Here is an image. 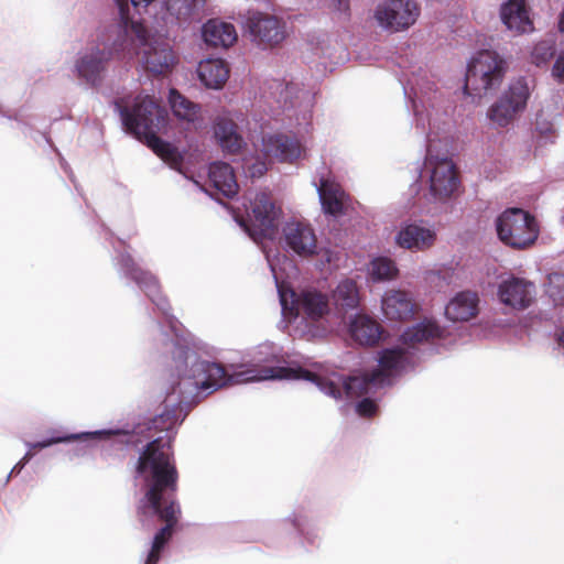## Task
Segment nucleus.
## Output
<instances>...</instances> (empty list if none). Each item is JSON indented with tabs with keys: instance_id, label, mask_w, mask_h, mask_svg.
Listing matches in <instances>:
<instances>
[{
	"instance_id": "obj_1",
	"label": "nucleus",
	"mask_w": 564,
	"mask_h": 564,
	"mask_svg": "<svg viewBox=\"0 0 564 564\" xmlns=\"http://www.w3.org/2000/svg\"><path fill=\"white\" fill-rule=\"evenodd\" d=\"M117 265L121 273L130 276L145 292L164 315L172 335L162 332L161 341L166 351L172 352L178 377L176 386L167 395L165 411L156 415L149 427L158 433L165 432V436H158L150 442L137 465V478L143 481L144 487V496L138 505L139 516L142 521V517L151 514L165 522L154 535L143 564L159 563L181 516L180 505L174 499L177 471L171 442L177 426L187 415L191 404L228 384L269 379L305 380L316 384L324 394L335 400L354 401L364 397L356 404V412L360 416L369 417L377 413L378 406L368 395L379 388L393 384L398 378L412 369L419 360V346L440 337L442 333L440 326L432 319H424L408 327L397 345L378 354L376 368L347 379L337 372L324 375L301 367L281 366L284 361L282 348L269 341L253 348L246 370L229 375L223 365L203 359L178 334V323L169 314V302L161 294L158 279L151 272L139 268L126 252L118 254Z\"/></svg>"
},
{
	"instance_id": "obj_2",
	"label": "nucleus",
	"mask_w": 564,
	"mask_h": 564,
	"mask_svg": "<svg viewBox=\"0 0 564 564\" xmlns=\"http://www.w3.org/2000/svg\"><path fill=\"white\" fill-rule=\"evenodd\" d=\"M263 115L254 117V127L249 128L258 137L251 141L262 158L246 159L242 169L250 177H260L268 170L265 160L275 159L280 162H293L301 158L302 147L295 138L282 133H269L271 122H280L282 127L294 133L307 132L311 126L314 96L302 85L292 80L270 79L264 83Z\"/></svg>"
},
{
	"instance_id": "obj_3",
	"label": "nucleus",
	"mask_w": 564,
	"mask_h": 564,
	"mask_svg": "<svg viewBox=\"0 0 564 564\" xmlns=\"http://www.w3.org/2000/svg\"><path fill=\"white\" fill-rule=\"evenodd\" d=\"M403 89L412 105L415 129L426 139V156L420 176L429 184L430 199L444 203L459 185L453 161L446 153L438 154V149H447L449 144V115L440 108L435 84L427 76H413Z\"/></svg>"
},
{
	"instance_id": "obj_4",
	"label": "nucleus",
	"mask_w": 564,
	"mask_h": 564,
	"mask_svg": "<svg viewBox=\"0 0 564 564\" xmlns=\"http://www.w3.org/2000/svg\"><path fill=\"white\" fill-rule=\"evenodd\" d=\"M264 252L275 279L284 329L291 336L306 339L325 336L327 328L322 325V319L330 312L328 295L314 286L295 290L280 284L276 273L279 258Z\"/></svg>"
},
{
	"instance_id": "obj_5",
	"label": "nucleus",
	"mask_w": 564,
	"mask_h": 564,
	"mask_svg": "<svg viewBox=\"0 0 564 564\" xmlns=\"http://www.w3.org/2000/svg\"><path fill=\"white\" fill-rule=\"evenodd\" d=\"M126 130L138 140L144 141L152 151L172 169L182 170V154L169 142L161 140L158 134L164 132L169 122L167 111L150 96H137L131 102L118 99L113 102Z\"/></svg>"
},
{
	"instance_id": "obj_6",
	"label": "nucleus",
	"mask_w": 564,
	"mask_h": 564,
	"mask_svg": "<svg viewBox=\"0 0 564 564\" xmlns=\"http://www.w3.org/2000/svg\"><path fill=\"white\" fill-rule=\"evenodd\" d=\"M115 51L122 52L123 58L139 56L142 67L153 74H165L174 63V54L170 45L158 37L151 36L142 21H132L130 26L119 31V40Z\"/></svg>"
},
{
	"instance_id": "obj_7",
	"label": "nucleus",
	"mask_w": 564,
	"mask_h": 564,
	"mask_svg": "<svg viewBox=\"0 0 564 564\" xmlns=\"http://www.w3.org/2000/svg\"><path fill=\"white\" fill-rule=\"evenodd\" d=\"M506 63L494 51L476 53L467 64L464 91L474 98H481L497 90L505 77Z\"/></svg>"
},
{
	"instance_id": "obj_8",
	"label": "nucleus",
	"mask_w": 564,
	"mask_h": 564,
	"mask_svg": "<svg viewBox=\"0 0 564 564\" xmlns=\"http://www.w3.org/2000/svg\"><path fill=\"white\" fill-rule=\"evenodd\" d=\"M495 226L499 240L518 250L530 248L540 235L536 218L519 207L505 209L496 218Z\"/></svg>"
},
{
	"instance_id": "obj_9",
	"label": "nucleus",
	"mask_w": 564,
	"mask_h": 564,
	"mask_svg": "<svg viewBox=\"0 0 564 564\" xmlns=\"http://www.w3.org/2000/svg\"><path fill=\"white\" fill-rule=\"evenodd\" d=\"M249 202L250 205L247 212L250 225L238 216H235V220L253 241L273 240L278 234V225L282 216L281 207L276 206L269 194L264 192L257 193Z\"/></svg>"
},
{
	"instance_id": "obj_10",
	"label": "nucleus",
	"mask_w": 564,
	"mask_h": 564,
	"mask_svg": "<svg viewBox=\"0 0 564 564\" xmlns=\"http://www.w3.org/2000/svg\"><path fill=\"white\" fill-rule=\"evenodd\" d=\"M530 85L527 78L512 80L508 89L489 107L487 117L490 122L500 128L509 126L516 117L523 112L530 97Z\"/></svg>"
},
{
	"instance_id": "obj_11",
	"label": "nucleus",
	"mask_w": 564,
	"mask_h": 564,
	"mask_svg": "<svg viewBox=\"0 0 564 564\" xmlns=\"http://www.w3.org/2000/svg\"><path fill=\"white\" fill-rule=\"evenodd\" d=\"M118 40L119 28H117V36L111 46L90 45L78 52L74 64L76 76L91 87L98 86L105 77L108 62L113 56H122V52L115 51V43Z\"/></svg>"
},
{
	"instance_id": "obj_12",
	"label": "nucleus",
	"mask_w": 564,
	"mask_h": 564,
	"mask_svg": "<svg viewBox=\"0 0 564 564\" xmlns=\"http://www.w3.org/2000/svg\"><path fill=\"white\" fill-rule=\"evenodd\" d=\"M280 245L288 253L306 259L317 253V237L305 219L291 217L282 225Z\"/></svg>"
},
{
	"instance_id": "obj_13",
	"label": "nucleus",
	"mask_w": 564,
	"mask_h": 564,
	"mask_svg": "<svg viewBox=\"0 0 564 564\" xmlns=\"http://www.w3.org/2000/svg\"><path fill=\"white\" fill-rule=\"evenodd\" d=\"M419 15L420 8L413 0H384L373 11L377 25L392 33L408 30Z\"/></svg>"
},
{
	"instance_id": "obj_14",
	"label": "nucleus",
	"mask_w": 564,
	"mask_h": 564,
	"mask_svg": "<svg viewBox=\"0 0 564 564\" xmlns=\"http://www.w3.org/2000/svg\"><path fill=\"white\" fill-rule=\"evenodd\" d=\"M436 240V227L423 219L401 221L393 237L397 247L411 252L426 251Z\"/></svg>"
},
{
	"instance_id": "obj_15",
	"label": "nucleus",
	"mask_w": 564,
	"mask_h": 564,
	"mask_svg": "<svg viewBox=\"0 0 564 564\" xmlns=\"http://www.w3.org/2000/svg\"><path fill=\"white\" fill-rule=\"evenodd\" d=\"M246 25L258 44L274 46L284 41L286 36L284 22L268 13L249 12Z\"/></svg>"
},
{
	"instance_id": "obj_16",
	"label": "nucleus",
	"mask_w": 564,
	"mask_h": 564,
	"mask_svg": "<svg viewBox=\"0 0 564 564\" xmlns=\"http://www.w3.org/2000/svg\"><path fill=\"white\" fill-rule=\"evenodd\" d=\"M497 295L505 306L525 310L535 297V285L527 279L509 275L499 282Z\"/></svg>"
},
{
	"instance_id": "obj_17",
	"label": "nucleus",
	"mask_w": 564,
	"mask_h": 564,
	"mask_svg": "<svg viewBox=\"0 0 564 564\" xmlns=\"http://www.w3.org/2000/svg\"><path fill=\"white\" fill-rule=\"evenodd\" d=\"M208 182L213 189L202 186L198 181H194L195 185L206 192L210 197L219 200L218 195L226 198H232L238 193V183L234 174L232 167L224 162L212 163L208 167Z\"/></svg>"
},
{
	"instance_id": "obj_18",
	"label": "nucleus",
	"mask_w": 564,
	"mask_h": 564,
	"mask_svg": "<svg viewBox=\"0 0 564 564\" xmlns=\"http://www.w3.org/2000/svg\"><path fill=\"white\" fill-rule=\"evenodd\" d=\"M417 308L412 294L404 290L390 289L381 297V311L389 321H408L415 315Z\"/></svg>"
},
{
	"instance_id": "obj_19",
	"label": "nucleus",
	"mask_w": 564,
	"mask_h": 564,
	"mask_svg": "<svg viewBox=\"0 0 564 564\" xmlns=\"http://www.w3.org/2000/svg\"><path fill=\"white\" fill-rule=\"evenodd\" d=\"M500 19L507 30L514 34L530 33L534 30L527 0H506L502 2Z\"/></svg>"
},
{
	"instance_id": "obj_20",
	"label": "nucleus",
	"mask_w": 564,
	"mask_h": 564,
	"mask_svg": "<svg viewBox=\"0 0 564 564\" xmlns=\"http://www.w3.org/2000/svg\"><path fill=\"white\" fill-rule=\"evenodd\" d=\"M164 6L166 22L188 25L200 21L205 0H165Z\"/></svg>"
},
{
	"instance_id": "obj_21",
	"label": "nucleus",
	"mask_w": 564,
	"mask_h": 564,
	"mask_svg": "<svg viewBox=\"0 0 564 564\" xmlns=\"http://www.w3.org/2000/svg\"><path fill=\"white\" fill-rule=\"evenodd\" d=\"M479 297L476 292L457 293L446 305L445 315L453 322H466L478 314Z\"/></svg>"
},
{
	"instance_id": "obj_22",
	"label": "nucleus",
	"mask_w": 564,
	"mask_h": 564,
	"mask_svg": "<svg viewBox=\"0 0 564 564\" xmlns=\"http://www.w3.org/2000/svg\"><path fill=\"white\" fill-rule=\"evenodd\" d=\"M204 41L215 47H229L237 41V32L231 23L212 19L203 26Z\"/></svg>"
},
{
	"instance_id": "obj_23",
	"label": "nucleus",
	"mask_w": 564,
	"mask_h": 564,
	"mask_svg": "<svg viewBox=\"0 0 564 564\" xmlns=\"http://www.w3.org/2000/svg\"><path fill=\"white\" fill-rule=\"evenodd\" d=\"M197 73L207 88L219 89L229 77V67L224 59L208 58L199 63Z\"/></svg>"
},
{
	"instance_id": "obj_24",
	"label": "nucleus",
	"mask_w": 564,
	"mask_h": 564,
	"mask_svg": "<svg viewBox=\"0 0 564 564\" xmlns=\"http://www.w3.org/2000/svg\"><path fill=\"white\" fill-rule=\"evenodd\" d=\"M214 132L219 145L227 153H237L245 145V140L239 133L237 124L231 119L218 118Z\"/></svg>"
},
{
	"instance_id": "obj_25",
	"label": "nucleus",
	"mask_w": 564,
	"mask_h": 564,
	"mask_svg": "<svg viewBox=\"0 0 564 564\" xmlns=\"http://www.w3.org/2000/svg\"><path fill=\"white\" fill-rule=\"evenodd\" d=\"M349 333L360 345H373L381 336V327L371 317L356 314L349 322Z\"/></svg>"
},
{
	"instance_id": "obj_26",
	"label": "nucleus",
	"mask_w": 564,
	"mask_h": 564,
	"mask_svg": "<svg viewBox=\"0 0 564 564\" xmlns=\"http://www.w3.org/2000/svg\"><path fill=\"white\" fill-rule=\"evenodd\" d=\"M333 303L338 315L356 310L360 302L357 282L352 279L341 280L333 291Z\"/></svg>"
},
{
	"instance_id": "obj_27",
	"label": "nucleus",
	"mask_w": 564,
	"mask_h": 564,
	"mask_svg": "<svg viewBox=\"0 0 564 564\" xmlns=\"http://www.w3.org/2000/svg\"><path fill=\"white\" fill-rule=\"evenodd\" d=\"M316 192L326 214L338 216L344 213L346 194L339 185L323 181L319 186H316Z\"/></svg>"
},
{
	"instance_id": "obj_28",
	"label": "nucleus",
	"mask_w": 564,
	"mask_h": 564,
	"mask_svg": "<svg viewBox=\"0 0 564 564\" xmlns=\"http://www.w3.org/2000/svg\"><path fill=\"white\" fill-rule=\"evenodd\" d=\"M167 99L174 116L178 120L195 123L200 119L199 105L183 96L175 88L170 89Z\"/></svg>"
},
{
	"instance_id": "obj_29",
	"label": "nucleus",
	"mask_w": 564,
	"mask_h": 564,
	"mask_svg": "<svg viewBox=\"0 0 564 564\" xmlns=\"http://www.w3.org/2000/svg\"><path fill=\"white\" fill-rule=\"evenodd\" d=\"M127 433H128V431H123L120 429H109V430H99V431H94V432L68 434V435H56V436H52L50 438H46V440H43L40 442H35V443L25 442V446L28 448L42 449V448H46V447H50V446H52L54 444H58V443H67L70 441L86 440V438L110 437L113 435L127 434Z\"/></svg>"
},
{
	"instance_id": "obj_30",
	"label": "nucleus",
	"mask_w": 564,
	"mask_h": 564,
	"mask_svg": "<svg viewBox=\"0 0 564 564\" xmlns=\"http://www.w3.org/2000/svg\"><path fill=\"white\" fill-rule=\"evenodd\" d=\"M369 279L372 282L394 280L399 274L397 263L388 257L373 258L368 265Z\"/></svg>"
},
{
	"instance_id": "obj_31",
	"label": "nucleus",
	"mask_w": 564,
	"mask_h": 564,
	"mask_svg": "<svg viewBox=\"0 0 564 564\" xmlns=\"http://www.w3.org/2000/svg\"><path fill=\"white\" fill-rule=\"evenodd\" d=\"M154 1L155 0H122L121 6L116 3L120 17V24L118 25L119 31L126 29L127 25L130 26L132 21H138L131 13V9L141 14L143 11H147Z\"/></svg>"
},
{
	"instance_id": "obj_32",
	"label": "nucleus",
	"mask_w": 564,
	"mask_h": 564,
	"mask_svg": "<svg viewBox=\"0 0 564 564\" xmlns=\"http://www.w3.org/2000/svg\"><path fill=\"white\" fill-rule=\"evenodd\" d=\"M307 44L311 51L318 56L332 57L337 42L324 32L314 33L310 36Z\"/></svg>"
},
{
	"instance_id": "obj_33",
	"label": "nucleus",
	"mask_w": 564,
	"mask_h": 564,
	"mask_svg": "<svg viewBox=\"0 0 564 564\" xmlns=\"http://www.w3.org/2000/svg\"><path fill=\"white\" fill-rule=\"evenodd\" d=\"M438 290L456 285L459 280V273L451 267H442L437 270L429 271L425 278Z\"/></svg>"
},
{
	"instance_id": "obj_34",
	"label": "nucleus",
	"mask_w": 564,
	"mask_h": 564,
	"mask_svg": "<svg viewBox=\"0 0 564 564\" xmlns=\"http://www.w3.org/2000/svg\"><path fill=\"white\" fill-rule=\"evenodd\" d=\"M546 294L555 306L564 304V273L553 272L547 276Z\"/></svg>"
},
{
	"instance_id": "obj_35",
	"label": "nucleus",
	"mask_w": 564,
	"mask_h": 564,
	"mask_svg": "<svg viewBox=\"0 0 564 564\" xmlns=\"http://www.w3.org/2000/svg\"><path fill=\"white\" fill-rule=\"evenodd\" d=\"M555 53V41L547 37L538 42L531 53L532 62L540 66L546 64Z\"/></svg>"
},
{
	"instance_id": "obj_36",
	"label": "nucleus",
	"mask_w": 564,
	"mask_h": 564,
	"mask_svg": "<svg viewBox=\"0 0 564 564\" xmlns=\"http://www.w3.org/2000/svg\"><path fill=\"white\" fill-rule=\"evenodd\" d=\"M339 260L338 253L330 249H324L321 252V264L322 267L327 265H335L337 267V262Z\"/></svg>"
},
{
	"instance_id": "obj_37",
	"label": "nucleus",
	"mask_w": 564,
	"mask_h": 564,
	"mask_svg": "<svg viewBox=\"0 0 564 564\" xmlns=\"http://www.w3.org/2000/svg\"><path fill=\"white\" fill-rule=\"evenodd\" d=\"M552 75L557 80L564 79V50L561 51L552 68Z\"/></svg>"
},
{
	"instance_id": "obj_38",
	"label": "nucleus",
	"mask_w": 564,
	"mask_h": 564,
	"mask_svg": "<svg viewBox=\"0 0 564 564\" xmlns=\"http://www.w3.org/2000/svg\"><path fill=\"white\" fill-rule=\"evenodd\" d=\"M536 129L546 139H551L555 134L554 124L551 123V122H543V121L539 120L538 123H536Z\"/></svg>"
},
{
	"instance_id": "obj_39",
	"label": "nucleus",
	"mask_w": 564,
	"mask_h": 564,
	"mask_svg": "<svg viewBox=\"0 0 564 564\" xmlns=\"http://www.w3.org/2000/svg\"><path fill=\"white\" fill-rule=\"evenodd\" d=\"M286 521H290L292 525L295 527L303 534L305 541H307L311 544H314L313 538H311L308 533L303 532V522L300 517L293 514V517L286 519Z\"/></svg>"
},
{
	"instance_id": "obj_40",
	"label": "nucleus",
	"mask_w": 564,
	"mask_h": 564,
	"mask_svg": "<svg viewBox=\"0 0 564 564\" xmlns=\"http://www.w3.org/2000/svg\"><path fill=\"white\" fill-rule=\"evenodd\" d=\"M334 8L338 11L346 12L349 9V0H332Z\"/></svg>"
},
{
	"instance_id": "obj_41",
	"label": "nucleus",
	"mask_w": 564,
	"mask_h": 564,
	"mask_svg": "<svg viewBox=\"0 0 564 564\" xmlns=\"http://www.w3.org/2000/svg\"><path fill=\"white\" fill-rule=\"evenodd\" d=\"M26 465V463H23L22 459H20L14 466L13 468L11 469L10 474L7 476V479H6V482H8L11 478V476L13 474H19L23 468L24 466Z\"/></svg>"
},
{
	"instance_id": "obj_42",
	"label": "nucleus",
	"mask_w": 564,
	"mask_h": 564,
	"mask_svg": "<svg viewBox=\"0 0 564 564\" xmlns=\"http://www.w3.org/2000/svg\"><path fill=\"white\" fill-rule=\"evenodd\" d=\"M555 339L557 347L561 348L564 352V328H560L555 332Z\"/></svg>"
},
{
	"instance_id": "obj_43",
	"label": "nucleus",
	"mask_w": 564,
	"mask_h": 564,
	"mask_svg": "<svg viewBox=\"0 0 564 564\" xmlns=\"http://www.w3.org/2000/svg\"><path fill=\"white\" fill-rule=\"evenodd\" d=\"M32 449L33 448H28V452L24 454V456L21 458L23 460V463H29L31 460V458L33 457V453H32Z\"/></svg>"
},
{
	"instance_id": "obj_44",
	"label": "nucleus",
	"mask_w": 564,
	"mask_h": 564,
	"mask_svg": "<svg viewBox=\"0 0 564 564\" xmlns=\"http://www.w3.org/2000/svg\"><path fill=\"white\" fill-rule=\"evenodd\" d=\"M558 28H560L561 32H564V10H563V12L561 13V17H560Z\"/></svg>"
},
{
	"instance_id": "obj_45",
	"label": "nucleus",
	"mask_w": 564,
	"mask_h": 564,
	"mask_svg": "<svg viewBox=\"0 0 564 564\" xmlns=\"http://www.w3.org/2000/svg\"><path fill=\"white\" fill-rule=\"evenodd\" d=\"M563 109V106L562 105H558L556 104V110L558 111V113L561 112V110Z\"/></svg>"
},
{
	"instance_id": "obj_46",
	"label": "nucleus",
	"mask_w": 564,
	"mask_h": 564,
	"mask_svg": "<svg viewBox=\"0 0 564 564\" xmlns=\"http://www.w3.org/2000/svg\"><path fill=\"white\" fill-rule=\"evenodd\" d=\"M113 1H115V3H119L121 6L122 0H113Z\"/></svg>"
}]
</instances>
